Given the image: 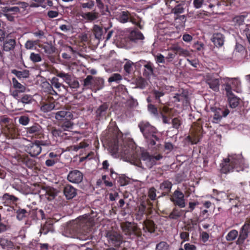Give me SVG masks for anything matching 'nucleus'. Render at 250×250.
Masks as SVG:
<instances>
[{
	"label": "nucleus",
	"instance_id": "1",
	"mask_svg": "<svg viewBox=\"0 0 250 250\" xmlns=\"http://www.w3.org/2000/svg\"><path fill=\"white\" fill-rule=\"evenodd\" d=\"M101 140L103 145L108 147L112 154L119 153L122 156L129 157L134 154V143L131 140L123 139V133L115 122L109 124L107 129L102 133Z\"/></svg>",
	"mask_w": 250,
	"mask_h": 250
},
{
	"label": "nucleus",
	"instance_id": "2",
	"mask_svg": "<svg viewBox=\"0 0 250 250\" xmlns=\"http://www.w3.org/2000/svg\"><path fill=\"white\" fill-rule=\"evenodd\" d=\"M152 93L156 102L161 105L157 108L155 105L149 104L147 105L148 111L156 118L161 117L162 118L163 123L169 124L170 120L173 116V109L165 105L167 102L161 99L165 95V92L163 90L160 91L154 89L152 90Z\"/></svg>",
	"mask_w": 250,
	"mask_h": 250
},
{
	"label": "nucleus",
	"instance_id": "3",
	"mask_svg": "<svg viewBox=\"0 0 250 250\" xmlns=\"http://www.w3.org/2000/svg\"><path fill=\"white\" fill-rule=\"evenodd\" d=\"M94 218L88 214L80 216L73 222L70 229L74 233L83 235L87 237L92 236Z\"/></svg>",
	"mask_w": 250,
	"mask_h": 250
},
{
	"label": "nucleus",
	"instance_id": "4",
	"mask_svg": "<svg viewBox=\"0 0 250 250\" xmlns=\"http://www.w3.org/2000/svg\"><path fill=\"white\" fill-rule=\"evenodd\" d=\"M244 160L239 155H233L229 156L228 158L224 159L221 164V173L227 174L235 170L237 172L244 169Z\"/></svg>",
	"mask_w": 250,
	"mask_h": 250
},
{
	"label": "nucleus",
	"instance_id": "5",
	"mask_svg": "<svg viewBox=\"0 0 250 250\" xmlns=\"http://www.w3.org/2000/svg\"><path fill=\"white\" fill-rule=\"evenodd\" d=\"M138 127L146 139L148 145L151 146H155L156 141L159 140V137L156 135L157 129L146 121L140 122L138 125Z\"/></svg>",
	"mask_w": 250,
	"mask_h": 250
},
{
	"label": "nucleus",
	"instance_id": "6",
	"mask_svg": "<svg viewBox=\"0 0 250 250\" xmlns=\"http://www.w3.org/2000/svg\"><path fill=\"white\" fill-rule=\"evenodd\" d=\"M98 14L95 12V38L104 39V35L109 29V20L106 17L98 19Z\"/></svg>",
	"mask_w": 250,
	"mask_h": 250
},
{
	"label": "nucleus",
	"instance_id": "7",
	"mask_svg": "<svg viewBox=\"0 0 250 250\" xmlns=\"http://www.w3.org/2000/svg\"><path fill=\"white\" fill-rule=\"evenodd\" d=\"M121 227L125 235L131 239L141 237L142 235L141 229L136 225L131 222H123L121 223Z\"/></svg>",
	"mask_w": 250,
	"mask_h": 250
},
{
	"label": "nucleus",
	"instance_id": "8",
	"mask_svg": "<svg viewBox=\"0 0 250 250\" xmlns=\"http://www.w3.org/2000/svg\"><path fill=\"white\" fill-rule=\"evenodd\" d=\"M250 233V218H247L239 230L238 238L236 241L238 245H243Z\"/></svg>",
	"mask_w": 250,
	"mask_h": 250
},
{
	"label": "nucleus",
	"instance_id": "9",
	"mask_svg": "<svg viewBox=\"0 0 250 250\" xmlns=\"http://www.w3.org/2000/svg\"><path fill=\"white\" fill-rule=\"evenodd\" d=\"M106 237L109 243L116 248L120 247L121 245L125 242L123 235L115 231H108L106 234Z\"/></svg>",
	"mask_w": 250,
	"mask_h": 250
},
{
	"label": "nucleus",
	"instance_id": "10",
	"mask_svg": "<svg viewBox=\"0 0 250 250\" xmlns=\"http://www.w3.org/2000/svg\"><path fill=\"white\" fill-rule=\"evenodd\" d=\"M163 156L159 154L156 156L149 155L148 152H143L141 154L140 160L147 167L150 168L156 164L157 161L162 159Z\"/></svg>",
	"mask_w": 250,
	"mask_h": 250
},
{
	"label": "nucleus",
	"instance_id": "11",
	"mask_svg": "<svg viewBox=\"0 0 250 250\" xmlns=\"http://www.w3.org/2000/svg\"><path fill=\"white\" fill-rule=\"evenodd\" d=\"M26 133L28 137L41 139L44 137L43 129L39 124L35 123L33 125L26 128Z\"/></svg>",
	"mask_w": 250,
	"mask_h": 250
},
{
	"label": "nucleus",
	"instance_id": "12",
	"mask_svg": "<svg viewBox=\"0 0 250 250\" xmlns=\"http://www.w3.org/2000/svg\"><path fill=\"white\" fill-rule=\"evenodd\" d=\"M170 200L175 206H178L180 208H184L186 206L184 194L179 189L174 191Z\"/></svg>",
	"mask_w": 250,
	"mask_h": 250
},
{
	"label": "nucleus",
	"instance_id": "13",
	"mask_svg": "<svg viewBox=\"0 0 250 250\" xmlns=\"http://www.w3.org/2000/svg\"><path fill=\"white\" fill-rule=\"evenodd\" d=\"M203 131V127L199 124H194L192 126L191 136H188V138L192 144H196L199 141L200 136Z\"/></svg>",
	"mask_w": 250,
	"mask_h": 250
},
{
	"label": "nucleus",
	"instance_id": "14",
	"mask_svg": "<svg viewBox=\"0 0 250 250\" xmlns=\"http://www.w3.org/2000/svg\"><path fill=\"white\" fill-rule=\"evenodd\" d=\"M25 151L32 157H36L39 155L42 151V147L38 143L37 140L34 142H30L24 147Z\"/></svg>",
	"mask_w": 250,
	"mask_h": 250
},
{
	"label": "nucleus",
	"instance_id": "15",
	"mask_svg": "<svg viewBox=\"0 0 250 250\" xmlns=\"http://www.w3.org/2000/svg\"><path fill=\"white\" fill-rule=\"evenodd\" d=\"M118 16V20L121 23H125L129 21L136 25L140 26V22L137 21L135 18L128 11L121 12Z\"/></svg>",
	"mask_w": 250,
	"mask_h": 250
},
{
	"label": "nucleus",
	"instance_id": "16",
	"mask_svg": "<svg viewBox=\"0 0 250 250\" xmlns=\"http://www.w3.org/2000/svg\"><path fill=\"white\" fill-rule=\"evenodd\" d=\"M1 132L7 139L16 138L18 134L17 129L11 124L6 125L2 127Z\"/></svg>",
	"mask_w": 250,
	"mask_h": 250
},
{
	"label": "nucleus",
	"instance_id": "17",
	"mask_svg": "<svg viewBox=\"0 0 250 250\" xmlns=\"http://www.w3.org/2000/svg\"><path fill=\"white\" fill-rule=\"evenodd\" d=\"M13 86L15 89L11 92V95L16 100H19V93H23L25 91V86L19 83L15 78H12Z\"/></svg>",
	"mask_w": 250,
	"mask_h": 250
},
{
	"label": "nucleus",
	"instance_id": "18",
	"mask_svg": "<svg viewBox=\"0 0 250 250\" xmlns=\"http://www.w3.org/2000/svg\"><path fill=\"white\" fill-rule=\"evenodd\" d=\"M206 83L209 87L215 92L219 91L220 79L214 77L212 75L208 74L206 76Z\"/></svg>",
	"mask_w": 250,
	"mask_h": 250
},
{
	"label": "nucleus",
	"instance_id": "19",
	"mask_svg": "<svg viewBox=\"0 0 250 250\" xmlns=\"http://www.w3.org/2000/svg\"><path fill=\"white\" fill-rule=\"evenodd\" d=\"M97 9L99 12H96L95 9V12L98 14V18L101 15H106V13H109L108 11L107 3L106 0H96Z\"/></svg>",
	"mask_w": 250,
	"mask_h": 250
},
{
	"label": "nucleus",
	"instance_id": "20",
	"mask_svg": "<svg viewBox=\"0 0 250 250\" xmlns=\"http://www.w3.org/2000/svg\"><path fill=\"white\" fill-rule=\"evenodd\" d=\"M211 111L214 112L213 120L214 123H218L220 121L223 117H226L229 111L228 109H222L221 108L212 107Z\"/></svg>",
	"mask_w": 250,
	"mask_h": 250
},
{
	"label": "nucleus",
	"instance_id": "21",
	"mask_svg": "<svg viewBox=\"0 0 250 250\" xmlns=\"http://www.w3.org/2000/svg\"><path fill=\"white\" fill-rule=\"evenodd\" d=\"M60 156L56 152H49L46 156L45 165L48 167H51L58 163L60 160Z\"/></svg>",
	"mask_w": 250,
	"mask_h": 250
},
{
	"label": "nucleus",
	"instance_id": "22",
	"mask_svg": "<svg viewBox=\"0 0 250 250\" xmlns=\"http://www.w3.org/2000/svg\"><path fill=\"white\" fill-rule=\"evenodd\" d=\"M144 70L143 76L146 78H149L151 76L154 75V66L153 63L150 61H143Z\"/></svg>",
	"mask_w": 250,
	"mask_h": 250
},
{
	"label": "nucleus",
	"instance_id": "23",
	"mask_svg": "<svg viewBox=\"0 0 250 250\" xmlns=\"http://www.w3.org/2000/svg\"><path fill=\"white\" fill-rule=\"evenodd\" d=\"M51 133L54 137H55L57 140L60 139V142L62 140L69 139L70 137L67 133L62 130L61 128H57L56 127H52L51 130Z\"/></svg>",
	"mask_w": 250,
	"mask_h": 250
},
{
	"label": "nucleus",
	"instance_id": "24",
	"mask_svg": "<svg viewBox=\"0 0 250 250\" xmlns=\"http://www.w3.org/2000/svg\"><path fill=\"white\" fill-rule=\"evenodd\" d=\"M16 45V39L7 37L3 41L2 48L6 52L13 51Z\"/></svg>",
	"mask_w": 250,
	"mask_h": 250
},
{
	"label": "nucleus",
	"instance_id": "25",
	"mask_svg": "<svg viewBox=\"0 0 250 250\" xmlns=\"http://www.w3.org/2000/svg\"><path fill=\"white\" fill-rule=\"evenodd\" d=\"M83 175L81 172L78 170L70 171L68 176L67 179L71 183H79L82 181Z\"/></svg>",
	"mask_w": 250,
	"mask_h": 250
},
{
	"label": "nucleus",
	"instance_id": "26",
	"mask_svg": "<svg viewBox=\"0 0 250 250\" xmlns=\"http://www.w3.org/2000/svg\"><path fill=\"white\" fill-rule=\"evenodd\" d=\"M73 117L72 113L65 110L59 111L55 113V118L58 121L71 120Z\"/></svg>",
	"mask_w": 250,
	"mask_h": 250
},
{
	"label": "nucleus",
	"instance_id": "27",
	"mask_svg": "<svg viewBox=\"0 0 250 250\" xmlns=\"http://www.w3.org/2000/svg\"><path fill=\"white\" fill-rule=\"evenodd\" d=\"M63 191L64 195L67 200L73 199L77 194V189L70 185L65 186Z\"/></svg>",
	"mask_w": 250,
	"mask_h": 250
},
{
	"label": "nucleus",
	"instance_id": "28",
	"mask_svg": "<svg viewBox=\"0 0 250 250\" xmlns=\"http://www.w3.org/2000/svg\"><path fill=\"white\" fill-rule=\"evenodd\" d=\"M55 101L53 98L49 101H43L41 103V110L44 112H48L54 109Z\"/></svg>",
	"mask_w": 250,
	"mask_h": 250
},
{
	"label": "nucleus",
	"instance_id": "29",
	"mask_svg": "<svg viewBox=\"0 0 250 250\" xmlns=\"http://www.w3.org/2000/svg\"><path fill=\"white\" fill-rule=\"evenodd\" d=\"M151 208L150 206L147 207V203L142 202L138 207V211L136 215L139 219H141L144 214L150 211Z\"/></svg>",
	"mask_w": 250,
	"mask_h": 250
},
{
	"label": "nucleus",
	"instance_id": "30",
	"mask_svg": "<svg viewBox=\"0 0 250 250\" xmlns=\"http://www.w3.org/2000/svg\"><path fill=\"white\" fill-rule=\"evenodd\" d=\"M54 221L53 219L47 220L43 226L41 227L40 232L43 234H46L49 232L54 231Z\"/></svg>",
	"mask_w": 250,
	"mask_h": 250
},
{
	"label": "nucleus",
	"instance_id": "31",
	"mask_svg": "<svg viewBox=\"0 0 250 250\" xmlns=\"http://www.w3.org/2000/svg\"><path fill=\"white\" fill-rule=\"evenodd\" d=\"M172 184L168 180H165L160 185V189L163 196L168 195L170 192Z\"/></svg>",
	"mask_w": 250,
	"mask_h": 250
},
{
	"label": "nucleus",
	"instance_id": "32",
	"mask_svg": "<svg viewBox=\"0 0 250 250\" xmlns=\"http://www.w3.org/2000/svg\"><path fill=\"white\" fill-rule=\"evenodd\" d=\"M128 39L133 43H137L139 40H143L144 39L143 34L139 31H131L128 36Z\"/></svg>",
	"mask_w": 250,
	"mask_h": 250
},
{
	"label": "nucleus",
	"instance_id": "33",
	"mask_svg": "<svg viewBox=\"0 0 250 250\" xmlns=\"http://www.w3.org/2000/svg\"><path fill=\"white\" fill-rule=\"evenodd\" d=\"M43 191L44 192L43 194L48 201L53 200L55 196L57 195V192L56 190L52 188L46 187L43 189Z\"/></svg>",
	"mask_w": 250,
	"mask_h": 250
},
{
	"label": "nucleus",
	"instance_id": "34",
	"mask_svg": "<svg viewBox=\"0 0 250 250\" xmlns=\"http://www.w3.org/2000/svg\"><path fill=\"white\" fill-rule=\"evenodd\" d=\"M184 212L183 210L175 207L169 214L168 218L171 220H178L182 216Z\"/></svg>",
	"mask_w": 250,
	"mask_h": 250
},
{
	"label": "nucleus",
	"instance_id": "35",
	"mask_svg": "<svg viewBox=\"0 0 250 250\" xmlns=\"http://www.w3.org/2000/svg\"><path fill=\"white\" fill-rule=\"evenodd\" d=\"M11 73L15 75L20 80L28 78L29 77V71L27 69L21 71L13 69L11 70Z\"/></svg>",
	"mask_w": 250,
	"mask_h": 250
},
{
	"label": "nucleus",
	"instance_id": "36",
	"mask_svg": "<svg viewBox=\"0 0 250 250\" xmlns=\"http://www.w3.org/2000/svg\"><path fill=\"white\" fill-rule=\"evenodd\" d=\"M227 97L229 105L231 108H235L239 105L241 99L234 94L231 95Z\"/></svg>",
	"mask_w": 250,
	"mask_h": 250
},
{
	"label": "nucleus",
	"instance_id": "37",
	"mask_svg": "<svg viewBox=\"0 0 250 250\" xmlns=\"http://www.w3.org/2000/svg\"><path fill=\"white\" fill-rule=\"evenodd\" d=\"M211 41L215 46L220 47L224 44L223 35L221 33H215L213 35Z\"/></svg>",
	"mask_w": 250,
	"mask_h": 250
},
{
	"label": "nucleus",
	"instance_id": "38",
	"mask_svg": "<svg viewBox=\"0 0 250 250\" xmlns=\"http://www.w3.org/2000/svg\"><path fill=\"white\" fill-rule=\"evenodd\" d=\"M42 87L44 92L48 93L50 95H57V93L54 88L52 87L51 83L49 82L45 81L42 83Z\"/></svg>",
	"mask_w": 250,
	"mask_h": 250
},
{
	"label": "nucleus",
	"instance_id": "39",
	"mask_svg": "<svg viewBox=\"0 0 250 250\" xmlns=\"http://www.w3.org/2000/svg\"><path fill=\"white\" fill-rule=\"evenodd\" d=\"M144 229L146 231L152 233L155 231V224L152 220H146L144 222Z\"/></svg>",
	"mask_w": 250,
	"mask_h": 250
},
{
	"label": "nucleus",
	"instance_id": "40",
	"mask_svg": "<svg viewBox=\"0 0 250 250\" xmlns=\"http://www.w3.org/2000/svg\"><path fill=\"white\" fill-rule=\"evenodd\" d=\"M107 108V105L106 104H103L99 107L96 112L97 119L100 120L101 118L105 117Z\"/></svg>",
	"mask_w": 250,
	"mask_h": 250
},
{
	"label": "nucleus",
	"instance_id": "41",
	"mask_svg": "<svg viewBox=\"0 0 250 250\" xmlns=\"http://www.w3.org/2000/svg\"><path fill=\"white\" fill-rule=\"evenodd\" d=\"M174 8L172 9L171 12L175 15H178L182 14L184 12V8L183 7L184 5V1L179 0V2L177 3Z\"/></svg>",
	"mask_w": 250,
	"mask_h": 250
},
{
	"label": "nucleus",
	"instance_id": "42",
	"mask_svg": "<svg viewBox=\"0 0 250 250\" xmlns=\"http://www.w3.org/2000/svg\"><path fill=\"white\" fill-rule=\"evenodd\" d=\"M50 83L52 85V87H54L59 92L62 91V88L63 89H65L64 85L59 82V79L57 77L52 78L50 80Z\"/></svg>",
	"mask_w": 250,
	"mask_h": 250
},
{
	"label": "nucleus",
	"instance_id": "43",
	"mask_svg": "<svg viewBox=\"0 0 250 250\" xmlns=\"http://www.w3.org/2000/svg\"><path fill=\"white\" fill-rule=\"evenodd\" d=\"M172 50L175 51L176 55L181 56H188L190 54L188 50L185 49L178 45L172 46Z\"/></svg>",
	"mask_w": 250,
	"mask_h": 250
},
{
	"label": "nucleus",
	"instance_id": "44",
	"mask_svg": "<svg viewBox=\"0 0 250 250\" xmlns=\"http://www.w3.org/2000/svg\"><path fill=\"white\" fill-rule=\"evenodd\" d=\"M172 50L175 51L176 55L181 56H188L190 54L188 50L185 49L178 45L172 46Z\"/></svg>",
	"mask_w": 250,
	"mask_h": 250
},
{
	"label": "nucleus",
	"instance_id": "45",
	"mask_svg": "<svg viewBox=\"0 0 250 250\" xmlns=\"http://www.w3.org/2000/svg\"><path fill=\"white\" fill-rule=\"evenodd\" d=\"M29 215V212L25 209L20 208L16 211L17 218L20 221L27 218Z\"/></svg>",
	"mask_w": 250,
	"mask_h": 250
},
{
	"label": "nucleus",
	"instance_id": "46",
	"mask_svg": "<svg viewBox=\"0 0 250 250\" xmlns=\"http://www.w3.org/2000/svg\"><path fill=\"white\" fill-rule=\"evenodd\" d=\"M173 98L175 99V102L184 103L185 101H188V95L184 91H183L181 93L175 94Z\"/></svg>",
	"mask_w": 250,
	"mask_h": 250
},
{
	"label": "nucleus",
	"instance_id": "47",
	"mask_svg": "<svg viewBox=\"0 0 250 250\" xmlns=\"http://www.w3.org/2000/svg\"><path fill=\"white\" fill-rule=\"evenodd\" d=\"M238 231L236 229H232L226 236V240L229 242H231L238 237Z\"/></svg>",
	"mask_w": 250,
	"mask_h": 250
},
{
	"label": "nucleus",
	"instance_id": "48",
	"mask_svg": "<svg viewBox=\"0 0 250 250\" xmlns=\"http://www.w3.org/2000/svg\"><path fill=\"white\" fill-rule=\"evenodd\" d=\"M73 124L71 121V120H65L62 121L60 123L61 128L64 131H69L70 129L72 128Z\"/></svg>",
	"mask_w": 250,
	"mask_h": 250
},
{
	"label": "nucleus",
	"instance_id": "49",
	"mask_svg": "<svg viewBox=\"0 0 250 250\" xmlns=\"http://www.w3.org/2000/svg\"><path fill=\"white\" fill-rule=\"evenodd\" d=\"M2 199L5 202L8 204L14 203L17 202L19 199L13 195H10L8 193H5L2 196Z\"/></svg>",
	"mask_w": 250,
	"mask_h": 250
},
{
	"label": "nucleus",
	"instance_id": "50",
	"mask_svg": "<svg viewBox=\"0 0 250 250\" xmlns=\"http://www.w3.org/2000/svg\"><path fill=\"white\" fill-rule=\"evenodd\" d=\"M1 10L4 13H9L12 14H16L20 12V8L18 6H5L2 7Z\"/></svg>",
	"mask_w": 250,
	"mask_h": 250
},
{
	"label": "nucleus",
	"instance_id": "51",
	"mask_svg": "<svg viewBox=\"0 0 250 250\" xmlns=\"http://www.w3.org/2000/svg\"><path fill=\"white\" fill-rule=\"evenodd\" d=\"M224 80H228L234 90L238 89L241 86V82L238 79L226 78Z\"/></svg>",
	"mask_w": 250,
	"mask_h": 250
},
{
	"label": "nucleus",
	"instance_id": "52",
	"mask_svg": "<svg viewBox=\"0 0 250 250\" xmlns=\"http://www.w3.org/2000/svg\"><path fill=\"white\" fill-rule=\"evenodd\" d=\"M247 14L236 16L233 18L232 21L237 25H241L244 23L245 18L247 17Z\"/></svg>",
	"mask_w": 250,
	"mask_h": 250
},
{
	"label": "nucleus",
	"instance_id": "53",
	"mask_svg": "<svg viewBox=\"0 0 250 250\" xmlns=\"http://www.w3.org/2000/svg\"><path fill=\"white\" fill-rule=\"evenodd\" d=\"M243 198H240L238 196H232V198H229V202L234 207H240L241 205Z\"/></svg>",
	"mask_w": 250,
	"mask_h": 250
},
{
	"label": "nucleus",
	"instance_id": "54",
	"mask_svg": "<svg viewBox=\"0 0 250 250\" xmlns=\"http://www.w3.org/2000/svg\"><path fill=\"white\" fill-rule=\"evenodd\" d=\"M88 141H84L81 142L78 145H74L70 146V150L77 151L80 149L85 148L88 146L89 144H87Z\"/></svg>",
	"mask_w": 250,
	"mask_h": 250
},
{
	"label": "nucleus",
	"instance_id": "55",
	"mask_svg": "<svg viewBox=\"0 0 250 250\" xmlns=\"http://www.w3.org/2000/svg\"><path fill=\"white\" fill-rule=\"evenodd\" d=\"M18 103H21L24 105L31 104L33 102L32 97L27 94L23 95L21 98L20 97Z\"/></svg>",
	"mask_w": 250,
	"mask_h": 250
},
{
	"label": "nucleus",
	"instance_id": "56",
	"mask_svg": "<svg viewBox=\"0 0 250 250\" xmlns=\"http://www.w3.org/2000/svg\"><path fill=\"white\" fill-rule=\"evenodd\" d=\"M41 47L43 52L48 55L53 54L55 51V48L51 44H49L42 45Z\"/></svg>",
	"mask_w": 250,
	"mask_h": 250
},
{
	"label": "nucleus",
	"instance_id": "57",
	"mask_svg": "<svg viewBox=\"0 0 250 250\" xmlns=\"http://www.w3.org/2000/svg\"><path fill=\"white\" fill-rule=\"evenodd\" d=\"M40 40H28L24 44V47L26 49H33L39 43Z\"/></svg>",
	"mask_w": 250,
	"mask_h": 250
},
{
	"label": "nucleus",
	"instance_id": "58",
	"mask_svg": "<svg viewBox=\"0 0 250 250\" xmlns=\"http://www.w3.org/2000/svg\"><path fill=\"white\" fill-rule=\"evenodd\" d=\"M56 75L58 77L62 78L63 80V81L66 83L69 82L70 79L71 78V75L68 73H65L63 71H57L56 73Z\"/></svg>",
	"mask_w": 250,
	"mask_h": 250
},
{
	"label": "nucleus",
	"instance_id": "59",
	"mask_svg": "<svg viewBox=\"0 0 250 250\" xmlns=\"http://www.w3.org/2000/svg\"><path fill=\"white\" fill-rule=\"evenodd\" d=\"M176 55L175 51L172 50V47H170V49L168 50L167 56L165 57L166 62H171L176 57Z\"/></svg>",
	"mask_w": 250,
	"mask_h": 250
},
{
	"label": "nucleus",
	"instance_id": "60",
	"mask_svg": "<svg viewBox=\"0 0 250 250\" xmlns=\"http://www.w3.org/2000/svg\"><path fill=\"white\" fill-rule=\"evenodd\" d=\"M104 85V81L101 78H95V92L102 89Z\"/></svg>",
	"mask_w": 250,
	"mask_h": 250
},
{
	"label": "nucleus",
	"instance_id": "61",
	"mask_svg": "<svg viewBox=\"0 0 250 250\" xmlns=\"http://www.w3.org/2000/svg\"><path fill=\"white\" fill-rule=\"evenodd\" d=\"M225 81V83L224 84L225 90L226 92L227 96H230L231 95L234 94L232 92V90L233 89V87H232L230 83L227 80H224Z\"/></svg>",
	"mask_w": 250,
	"mask_h": 250
},
{
	"label": "nucleus",
	"instance_id": "62",
	"mask_svg": "<svg viewBox=\"0 0 250 250\" xmlns=\"http://www.w3.org/2000/svg\"><path fill=\"white\" fill-rule=\"evenodd\" d=\"M30 60L34 62H38L42 61V58L39 54H36L34 52H32L30 55Z\"/></svg>",
	"mask_w": 250,
	"mask_h": 250
},
{
	"label": "nucleus",
	"instance_id": "63",
	"mask_svg": "<svg viewBox=\"0 0 250 250\" xmlns=\"http://www.w3.org/2000/svg\"><path fill=\"white\" fill-rule=\"evenodd\" d=\"M93 77L90 75H88L83 81V86L84 88H91L92 87V80Z\"/></svg>",
	"mask_w": 250,
	"mask_h": 250
},
{
	"label": "nucleus",
	"instance_id": "64",
	"mask_svg": "<svg viewBox=\"0 0 250 250\" xmlns=\"http://www.w3.org/2000/svg\"><path fill=\"white\" fill-rule=\"evenodd\" d=\"M169 245L166 242L162 241L157 244L156 250H168Z\"/></svg>",
	"mask_w": 250,
	"mask_h": 250
}]
</instances>
